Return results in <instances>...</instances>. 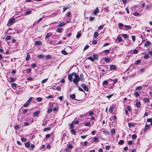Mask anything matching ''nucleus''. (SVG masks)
I'll return each instance as SVG.
<instances>
[{"mask_svg": "<svg viewBox=\"0 0 152 152\" xmlns=\"http://www.w3.org/2000/svg\"><path fill=\"white\" fill-rule=\"evenodd\" d=\"M74 78L73 80V82L76 85H78V83L80 80V78L79 76L76 74L75 75Z\"/></svg>", "mask_w": 152, "mask_h": 152, "instance_id": "nucleus-1", "label": "nucleus"}, {"mask_svg": "<svg viewBox=\"0 0 152 152\" xmlns=\"http://www.w3.org/2000/svg\"><path fill=\"white\" fill-rule=\"evenodd\" d=\"M76 74V73L75 72H73L69 75H68L69 80L70 81H72L73 80V77H75V75Z\"/></svg>", "mask_w": 152, "mask_h": 152, "instance_id": "nucleus-2", "label": "nucleus"}, {"mask_svg": "<svg viewBox=\"0 0 152 152\" xmlns=\"http://www.w3.org/2000/svg\"><path fill=\"white\" fill-rule=\"evenodd\" d=\"M15 19L14 18H11L9 19V22L7 24V26H10L11 25L15 22Z\"/></svg>", "mask_w": 152, "mask_h": 152, "instance_id": "nucleus-3", "label": "nucleus"}, {"mask_svg": "<svg viewBox=\"0 0 152 152\" xmlns=\"http://www.w3.org/2000/svg\"><path fill=\"white\" fill-rule=\"evenodd\" d=\"M81 86L83 88V89L85 91H88V88L86 85H85L83 83L81 84Z\"/></svg>", "mask_w": 152, "mask_h": 152, "instance_id": "nucleus-4", "label": "nucleus"}, {"mask_svg": "<svg viewBox=\"0 0 152 152\" xmlns=\"http://www.w3.org/2000/svg\"><path fill=\"white\" fill-rule=\"evenodd\" d=\"M92 140L93 141H91V143H93L94 142H98L99 141V139L96 137L93 138Z\"/></svg>", "mask_w": 152, "mask_h": 152, "instance_id": "nucleus-5", "label": "nucleus"}, {"mask_svg": "<svg viewBox=\"0 0 152 152\" xmlns=\"http://www.w3.org/2000/svg\"><path fill=\"white\" fill-rule=\"evenodd\" d=\"M52 35V34L51 32H49L48 33L47 35L45 37V39H47L50 37Z\"/></svg>", "mask_w": 152, "mask_h": 152, "instance_id": "nucleus-6", "label": "nucleus"}, {"mask_svg": "<svg viewBox=\"0 0 152 152\" xmlns=\"http://www.w3.org/2000/svg\"><path fill=\"white\" fill-rule=\"evenodd\" d=\"M30 103V102H29L28 100L23 105V107H27L29 105Z\"/></svg>", "mask_w": 152, "mask_h": 152, "instance_id": "nucleus-7", "label": "nucleus"}, {"mask_svg": "<svg viewBox=\"0 0 152 152\" xmlns=\"http://www.w3.org/2000/svg\"><path fill=\"white\" fill-rule=\"evenodd\" d=\"M99 12V10L98 8H96L93 11V13L95 15H96V14Z\"/></svg>", "mask_w": 152, "mask_h": 152, "instance_id": "nucleus-8", "label": "nucleus"}, {"mask_svg": "<svg viewBox=\"0 0 152 152\" xmlns=\"http://www.w3.org/2000/svg\"><path fill=\"white\" fill-rule=\"evenodd\" d=\"M151 45V43L149 41H148L144 44V46L145 47H147L148 46H150Z\"/></svg>", "mask_w": 152, "mask_h": 152, "instance_id": "nucleus-9", "label": "nucleus"}, {"mask_svg": "<svg viewBox=\"0 0 152 152\" xmlns=\"http://www.w3.org/2000/svg\"><path fill=\"white\" fill-rule=\"evenodd\" d=\"M63 31L62 28H59L56 30V31L57 32L60 33L62 32Z\"/></svg>", "mask_w": 152, "mask_h": 152, "instance_id": "nucleus-10", "label": "nucleus"}, {"mask_svg": "<svg viewBox=\"0 0 152 152\" xmlns=\"http://www.w3.org/2000/svg\"><path fill=\"white\" fill-rule=\"evenodd\" d=\"M39 113L40 111H37L34 113L33 115L34 116H37V115L39 114Z\"/></svg>", "mask_w": 152, "mask_h": 152, "instance_id": "nucleus-11", "label": "nucleus"}, {"mask_svg": "<svg viewBox=\"0 0 152 152\" xmlns=\"http://www.w3.org/2000/svg\"><path fill=\"white\" fill-rule=\"evenodd\" d=\"M66 24V23H61L58 25L57 27H61L64 26Z\"/></svg>", "mask_w": 152, "mask_h": 152, "instance_id": "nucleus-12", "label": "nucleus"}, {"mask_svg": "<svg viewBox=\"0 0 152 152\" xmlns=\"http://www.w3.org/2000/svg\"><path fill=\"white\" fill-rule=\"evenodd\" d=\"M42 44V42L40 41H36L35 42V45H41Z\"/></svg>", "mask_w": 152, "mask_h": 152, "instance_id": "nucleus-13", "label": "nucleus"}, {"mask_svg": "<svg viewBox=\"0 0 152 152\" xmlns=\"http://www.w3.org/2000/svg\"><path fill=\"white\" fill-rule=\"evenodd\" d=\"M25 145L26 147V148H29L30 146V142H27L26 143H25Z\"/></svg>", "mask_w": 152, "mask_h": 152, "instance_id": "nucleus-14", "label": "nucleus"}, {"mask_svg": "<svg viewBox=\"0 0 152 152\" xmlns=\"http://www.w3.org/2000/svg\"><path fill=\"white\" fill-rule=\"evenodd\" d=\"M150 126L148 125H146L145 126V128L143 130L144 132H146L148 129L149 128Z\"/></svg>", "mask_w": 152, "mask_h": 152, "instance_id": "nucleus-15", "label": "nucleus"}, {"mask_svg": "<svg viewBox=\"0 0 152 152\" xmlns=\"http://www.w3.org/2000/svg\"><path fill=\"white\" fill-rule=\"evenodd\" d=\"M70 97L72 99H75V94H73L70 95Z\"/></svg>", "mask_w": 152, "mask_h": 152, "instance_id": "nucleus-16", "label": "nucleus"}, {"mask_svg": "<svg viewBox=\"0 0 152 152\" xmlns=\"http://www.w3.org/2000/svg\"><path fill=\"white\" fill-rule=\"evenodd\" d=\"M17 86V85L15 83H13L12 84V88L15 89Z\"/></svg>", "mask_w": 152, "mask_h": 152, "instance_id": "nucleus-17", "label": "nucleus"}, {"mask_svg": "<svg viewBox=\"0 0 152 152\" xmlns=\"http://www.w3.org/2000/svg\"><path fill=\"white\" fill-rule=\"evenodd\" d=\"M136 106L139 108L141 106V104L140 102H138L136 103Z\"/></svg>", "mask_w": 152, "mask_h": 152, "instance_id": "nucleus-18", "label": "nucleus"}, {"mask_svg": "<svg viewBox=\"0 0 152 152\" xmlns=\"http://www.w3.org/2000/svg\"><path fill=\"white\" fill-rule=\"evenodd\" d=\"M45 57V56L42 54H40L37 56V57L40 58H42Z\"/></svg>", "mask_w": 152, "mask_h": 152, "instance_id": "nucleus-19", "label": "nucleus"}, {"mask_svg": "<svg viewBox=\"0 0 152 152\" xmlns=\"http://www.w3.org/2000/svg\"><path fill=\"white\" fill-rule=\"evenodd\" d=\"M110 68L111 69H116V67L115 65H112L110 66Z\"/></svg>", "mask_w": 152, "mask_h": 152, "instance_id": "nucleus-20", "label": "nucleus"}, {"mask_svg": "<svg viewBox=\"0 0 152 152\" xmlns=\"http://www.w3.org/2000/svg\"><path fill=\"white\" fill-rule=\"evenodd\" d=\"M98 35H99V33L98 32H95L94 33V38H96L98 36Z\"/></svg>", "mask_w": 152, "mask_h": 152, "instance_id": "nucleus-21", "label": "nucleus"}, {"mask_svg": "<svg viewBox=\"0 0 152 152\" xmlns=\"http://www.w3.org/2000/svg\"><path fill=\"white\" fill-rule=\"evenodd\" d=\"M124 143V140H121L119 141L118 143L120 145H122Z\"/></svg>", "mask_w": 152, "mask_h": 152, "instance_id": "nucleus-22", "label": "nucleus"}, {"mask_svg": "<svg viewBox=\"0 0 152 152\" xmlns=\"http://www.w3.org/2000/svg\"><path fill=\"white\" fill-rule=\"evenodd\" d=\"M143 101L144 102H148L149 101V99L147 98H144L143 99Z\"/></svg>", "mask_w": 152, "mask_h": 152, "instance_id": "nucleus-23", "label": "nucleus"}, {"mask_svg": "<svg viewBox=\"0 0 152 152\" xmlns=\"http://www.w3.org/2000/svg\"><path fill=\"white\" fill-rule=\"evenodd\" d=\"M134 126V124L131 123H128V126L129 128H132Z\"/></svg>", "mask_w": 152, "mask_h": 152, "instance_id": "nucleus-24", "label": "nucleus"}, {"mask_svg": "<svg viewBox=\"0 0 152 152\" xmlns=\"http://www.w3.org/2000/svg\"><path fill=\"white\" fill-rule=\"evenodd\" d=\"M30 58V55L29 54H28L27 55L26 57V60L27 61H28Z\"/></svg>", "mask_w": 152, "mask_h": 152, "instance_id": "nucleus-25", "label": "nucleus"}, {"mask_svg": "<svg viewBox=\"0 0 152 152\" xmlns=\"http://www.w3.org/2000/svg\"><path fill=\"white\" fill-rule=\"evenodd\" d=\"M71 133L74 135H76V131L74 129H72L71 131Z\"/></svg>", "mask_w": 152, "mask_h": 152, "instance_id": "nucleus-26", "label": "nucleus"}, {"mask_svg": "<svg viewBox=\"0 0 152 152\" xmlns=\"http://www.w3.org/2000/svg\"><path fill=\"white\" fill-rule=\"evenodd\" d=\"M51 128L50 127H47L44 129H43V132H45L47 131H49L50 129Z\"/></svg>", "mask_w": 152, "mask_h": 152, "instance_id": "nucleus-27", "label": "nucleus"}, {"mask_svg": "<svg viewBox=\"0 0 152 152\" xmlns=\"http://www.w3.org/2000/svg\"><path fill=\"white\" fill-rule=\"evenodd\" d=\"M104 61L105 62L107 63L110 61V59L108 58H105L104 59Z\"/></svg>", "mask_w": 152, "mask_h": 152, "instance_id": "nucleus-28", "label": "nucleus"}, {"mask_svg": "<svg viewBox=\"0 0 152 152\" xmlns=\"http://www.w3.org/2000/svg\"><path fill=\"white\" fill-rule=\"evenodd\" d=\"M108 83V82L107 80H105L103 83V86H106Z\"/></svg>", "mask_w": 152, "mask_h": 152, "instance_id": "nucleus-29", "label": "nucleus"}, {"mask_svg": "<svg viewBox=\"0 0 152 152\" xmlns=\"http://www.w3.org/2000/svg\"><path fill=\"white\" fill-rule=\"evenodd\" d=\"M51 57H52V56L51 55H48L46 56V59L47 60H48V59H50V58H51Z\"/></svg>", "mask_w": 152, "mask_h": 152, "instance_id": "nucleus-30", "label": "nucleus"}, {"mask_svg": "<svg viewBox=\"0 0 152 152\" xmlns=\"http://www.w3.org/2000/svg\"><path fill=\"white\" fill-rule=\"evenodd\" d=\"M10 80L11 82H15L16 80V79L12 77H11L10 78Z\"/></svg>", "mask_w": 152, "mask_h": 152, "instance_id": "nucleus-31", "label": "nucleus"}, {"mask_svg": "<svg viewBox=\"0 0 152 152\" xmlns=\"http://www.w3.org/2000/svg\"><path fill=\"white\" fill-rule=\"evenodd\" d=\"M61 53L63 54H64V55H66L68 54V53H66V50H62Z\"/></svg>", "mask_w": 152, "mask_h": 152, "instance_id": "nucleus-32", "label": "nucleus"}, {"mask_svg": "<svg viewBox=\"0 0 152 152\" xmlns=\"http://www.w3.org/2000/svg\"><path fill=\"white\" fill-rule=\"evenodd\" d=\"M141 62V60L140 59H139L137 60L135 63V64L137 65L139 64Z\"/></svg>", "mask_w": 152, "mask_h": 152, "instance_id": "nucleus-33", "label": "nucleus"}, {"mask_svg": "<svg viewBox=\"0 0 152 152\" xmlns=\"http://www.w3.org/2000/svg\"><path fill=\"white\" fill-rule=\"evenodd\" d=\"M122 36L125 39H127L129 37V36L126 34H123Z\"/></svg>", "mask_w": 152, "mask_h": 152, "instance_id": "nucleus-34", "label": "nucleus"}, {"mask_svg": "<svg viewBox=\"0 0 152 152\" xmlns=\"http://www.w3.org/2000/svg\"><path fill=\"white\" fill-rule=\"evenodd\" d=\"M149 57V55L148 54H145L144 56V58L145 59H148Z\"/></svg>", "mask_w": 152, "mask_h": 152, "instance_id": "nucleus-35", "label": "nucleus"}, {"mask_svg": "<svg viewBox=\"0 0 152 152\" xmlns=\"http://www.w3.org/2000/svg\"><path fill=\"white\" fill-rule=\"evenodd\" d=\"M93 58L95 59H98V56L97 54H95L93 55Z\"/></svg>", "mask_w": 152, "mask_h": 152, "instance_id": "nucleus-36", "label": "nucleus"}, {"mask_svg": "<svg viewBox=\"0 0 152 152\" xmlns=\"http://www.w3.org/2000/svg\"><path fill=\"white\" fill-rule=\"evenodd\" d=\"M117 39L119 42H121L122 41V39L121 37H118Z\"/></svg>", "mask_w": 152, "mask_h": 152, "instance_id": "nucleus-37", "label": "nucleus"}, {"mask_svg": "<svg viewBox=\"0 0 152 152\" xmlns=\"http://www.w3.org/2000/svg\"><path fill=\"white\" fill-rule=\"evenodd\" d=\"M114 108V107L113 106L111 107H110L109 109V111L111 113H112L113 112V110Z\"/></svg>", "mask_w": 152, "mask_h": 152, "instance_id": "nucleus-38", "label": "nucleus"}, {"mask_svg": "<svg viewBox=\"0 0 152 152\" xmlns=\"http://www.w3.org/2000/svg\"><path fill=\"white\" fill-rule=\"evenodd\" d=\"M88 59L91 60L92 61H94V59L92 57H88Z\"/></svg>", "mask_w": 152, "mask_h": 152, "instance_id": "nucleus-39", "label": "nucleus"}, {"mask_svg": "<svg viewBox=\"0 0 152 152\" xmlns=\"http://www.w3.org/2000/svg\"><path fill=\"white\" fill-rule=\"evenodd\" d=\"M81 34L80 33L78 32L76 36V37L77 38H80V37L81 36Z\"/></svg>", "mask_w": 152, "mask_h": 152, "instance_id": "nucleus-40", "label": "nucleus"}, {"mask_svg": "<svg viewBox=\"0 0 152 152\" xmlns=\"http://www.w3.org/2000/svg\"><path fill=\"white\" fill-rule=\"evenodd\" d=\"M11 37L10 36H8L7 37L6 39L7 40H9L11 39Z\"/></svg>", "mask_w": 152, "mask_h": 152, "instance_id": "nucleus-41", "label": "nucleus"}, {"mask_svg": "<svg viewBox=\"0 0 152 152\" xmlns=\"http://www.w3.org/2000/svg\"><path fill=\"white\" fill-rule=\"evenodd\" d=\"M124 27L127 29H129L131 28V27L130 26L125 25Z\"/></svg>", "mask_w": 152, "mask_h": 152, "instance_id": "nucleus-42", "label": "nucleus"}, {"mask_svg": "<svg viewBox=\"0 0 152 152\" xmlns=\"http://www.w3.org/2000/svg\"><path fill=\"white\" fill-rule=\"evenodd\" d=\"M137 138V136L136 134H134L132 135V138L133 139H135Z\"/></svg>", "mask_w": 152, "mask_h": 152, "instance_id": "nucleus-43", "label": "nucleus"}, {"mask_svg": "<svg viewBox=\"0 0 152 152\" xmlns=\"http://www.w3.org/2000/svg\"><path fill=\"white\" fill-rule=\"evenodd\" d=\"M142 88V87L141 86H138L136 88V90H140Z\"/></svg>", "mask_w": 152, "mask_h": 152, "instance_id": "nucleus-44", "label": "nucleus"}, {"mask_svg": "<svg viewBox=\"0 0 152 152\" xmlns=\"http://www.w3.org/2000/svg\"><path fill=\"white\" fill-rule=\"evenodd\" d=\"M48 79H45L43 80L42 81V84L44 83H45V82H46L47 81Z\"/></svg>", "mask_w": 152, "mask_h": 152, "instance_id": "nucleus-45", "label": "nucleus"}, {"mask_svg": "<svg viewBox=\"0 0 152 152\" xmlns=\"http://www.w3.org/2000/svg\"><path fill=\"white\" fill-rule=\"evenodd\" d=\"M111 133L113 134H115V130L113 129L111 130Z\"/></svg>", "mask_w": 152, "mask_h": 152, "instance_id": "nucleus-46", "label": "nucleus"}, {"mask_svg": "<svg viewBox=\"0 0 152 152\" xmlns=\"http://www.w3.org/2000/svg\"><path fill=\"white\" fill-rule=\"evenodd\" d=\"M73 146L71 144H69L68 148L69 149H71L73 148Z\"/></svg>", "mask_w": 152, "mask_h": 152, "instance_id": "nucleus-47", "label": "nucleus"}, {"mask_svg": "<svg viewBox=\"0 0 152 152\" xmlns=\"http://www.w3.org/2000/svg\"><path fill=\"white\" fill-rule=\"evenodd\" d=\"M90 125V123L89 122H87L85 124V126H89Z\"/></svg>", "mask_w": 152, "mask_h": 152, "instance_id": "nucleus-48", "label": "nucleus"}, {"mask_svg": "<svg viewBox=\"0 0 152 152\" xmlns=\"http://www.w3.org/2000/svg\"><path fill=\"white\" fill-rule=\"evenodd\" d=\"M31 12V11H28L25 12V14L26 15H28L30 14Z\"/></svg>", "mask_w": 152, "mask_h": 152, "instance_id": "nucleus-49", "label": "nucleus"}, {"mask_svg": "<svg viewBox=\"0 0 152 152\" xmlns=\"http://www.w3.org/2000/svg\"><path fill=\"white\" fill-rule=\"evenodd\" d=\"M26 138L23 137L21 138V140L23 142H25L26 141Z\"/></svg>", "mask_w": 152, "mask_h": 152, "instance_id": "nucleus-50", "label": "nucleus"}, {"mask_svg": "<svg viewBox=\"0 0 152 152\" xmlns=\"http://www.w3.org/2000/svg\"><path fill=\"white\" fill-rule=\"evenodd\" d=\"M31 68H29V69L26 70V72L27 73H29L31 71Z\"/></svg>", "mask_w": 152, "mask_h": 152, "instance_id": "nucleus-51", "label": "nucleus"}, {"mask_svg": "<svg viewBox=\"0 0 152 152\" xmlns=\"http://www.w3.org/2000/svg\"><path fill=\"white\" fill-rule=\"evenodd\" d=\"M89 45H86L84 48V51L88 49L89 48Z\"/></svg>", "mask_w": 152, "mask_h": 152, "instance_id": "nucleus-52", "label": "nucleus"}, {"mask_svg": "<svg viewBox=\"0 0 152 152\" xmlns=\"http://www.w3.org/2000/svg\"><path fill=\"white\" fill-rule=\"evenodd\" d=\"M137 97H138L139 96V94L137 92H136L134 94Z\"/></svg>", "mask_w": 152, "mask_h": 152, "instance_id": "nucleus-53", "label": "nucleus"}, {"mask_svg": "<svg viewBox=\"0 0 152 152\" xmlns=\"http://www.w3.org/2000/svg\"><path fill=\"white\" fill-rule=\"evenodd\" d=\"M53 97H54V96L50 95L47 96L46 98L47 99H50L53 98Z\"/></svg>", "mask_w": 152, "mask_h": 152, "instance_id": "nucleus-54", "label": "nucleus"}, {"mask_svg": "<svg viewBox=\"0 0 152 152\" xmlns=\"http://www.w3.org/2000/svg\"><path fill=\"white\" fill-rule=\"evenodd\" d=\"M87 136H88L87 135H85L81 136L80 137L81 138H82L83 139H84Z\"/></svg>", "mask_w": 152, "mask_h": 152, "instance_id": "nucleus-55", "label": "nucleus"}, {"mask_svg": "<svg viewBox=\"0 0 152 152\" xmlns=\"http://www.w3.org/2000/svg\"><path fill=\"white\" fill-rule=\"evenodd\" d=\"M42 100V99L41 97H39L37 98V101L38 102H40Z\"/></svg>", "mask_w": 152, "mask_h": 152, "instance_id": "nucleus-56", "label": "nucleus"}, {"mask_svg": "<svg viewBox=\"0 0 152 152\" xmlns=\"http://www.w3.org/2000/svg\"><path fill=\"white\" fill-rule=\"evenodd\" d=\"M127 110L129 111H131V108L130 106H128L127 107Z\"/></svg>", "mask_w": 152, "mask_h": 152, "instance_id": "nucleus-57", "label": "nucleus"}, {"mask_svg": "<svg viewBox=\"0 0 152 152\" xmlns=\"http://www.w3.org/2000/svg\"><path fill=\"white\" fill-rule=\"evenodd\" d=\"M95 19V18L94 17H90V18L89 19V20L90 21H93L94 20V19Z\"/></svg>", "mask_w": 152, "mask_h": 152, "instance_id": "nucleus-58", "label": "nucleus"}, {"mask_svg": "<svg viewBox=\"0 0 152 152\" xmlns=\"http://www.w3.org/2000/svg\"><path fill=\"white\" fill-rule=\"evenodd\" d=\"M28 110L27 109H25L24 111L23 112V113L24 114H25L28 111Z\"/></svg>", "mask_w": 152, "mask_h": 152, "instance_id": "nucleus-59", "label": "nucleus"}, {"mask_svg": "<svg viewBox=\"0 0 152 152\" xmlns=\"http://www.w3.org/2000/svg\"><path fill=\"white\" fill-rule=\"evenodd\" d=\"M113 95V94H111L110 95H109L107 96V97L108 99H110L112 96Z\"/></svg>", "mask_w": 152, "mask_h": 152, "instance_id": "nucleus-60", "label": "nucleus"}, {"mask_svg": "<svg viewBox=\"0 0 152 152\" xmlns=\"http://www.w3.org/2000/svg\"><path fill=\"white\" fill-rule=\"evenodd\" d=\"M110 52V49L106 50L103 51L104 53H109Z\"/></svg>", "mask_w": 152, "mask_h": 152, "instance_id": "nucleus-61", "label": "nucleus"}, {"mask_svg": "<svg viewBox=\"0 0 152 152\" xmlns=\"http://www.w3.org/2000/svg\"><path fill=\"white\" fill-rule=\"evenodd\" d=\"M19 128V126L18 125H16L15 126V129L16 130H18Z\"/></svg>", "mask_w": 152, "mask_h": 152, "instance_id": "nucleus-62", "label": "nucleus"}, {"mask_svg": "<svg viewBox=\"0 0 152 152\" xmlns=\"http://www.w3.org/2000/svg\"><path fill=\"white\" fill-rule=\"evenodd\" d=\"M118 26L120 27H122L124 26V24L122 23H120L118 24Z\"/></svg>", "mask_w": 152, "mask_h": 152, "instance_id": "nucleus-63", "label": "nucleus"}, {"mask_svg": "<svg viewBox=\"0 0 152 152\" xmlns=\"http://www.w3.org/2000/svg\"><path fill=\"white\" fill-rule=\"evenodd\" d=\"M133 15L135 16H137L139 15V13L138 12H135Z\"/></svg>", "mask_w": 152, "mask_h": 152, "instance_id": "nucleus-64", "label": "nucleus"}]
</instances>
